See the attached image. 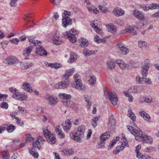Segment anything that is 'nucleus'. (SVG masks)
I'll return each mask as SVG.
<instances>
[{
  "label": "nucleus",
  "mask_w": 159,
  "mask_h": 159,
  "mask_svg": "<svg viewBox=\"0 0 159 159\" xmlns=\"http://www.w3.org/2000/svg\"><path fill=\"white\" fill-rule=\"evenodd\" d=\"M107 29L108 30H116V28L112 23H110L106 25Z\"/></svg>",
  "instance_id": "de8ad7c7"
},
{
  "label": "nucleus",
  "mask_w": 159,
  "mask_h": 159,
  "mask_svg": "<svg viewBox=\"0 0 159 159\" xmlns=\"http://www.w3.org/2000/svg\"><path fill=\"white\" fill-rule=\"evenodd\" d=\"M149 9L153 10L159 8V5H158L157 4L152 3L150 4L149 6Z\"/></svg>",
  "instance_id": "864d4df0"
},
{
  "label": "nucleus",
  "mask_w": 159,
  "mask_h": 159,
  "mask_svg": "<svg viewBox=\"0 0 159 159\" xmlns=\"http://www.w3.org/2000/svg\"><path fill=\"white\" fill-rule=\"evenodd\" d=\"M53 42L56 45H60L62 43V41L59 39V37L57 35V33L54 36L53 39Z\"/></svg>",
  "instance_id": "7c9ffc66"
},
{
  "label": "nucleus",
  "mask_w": 159,
  "mask_h": 159,
  "mask_svg": "<svg viewBox=\"0 0 159 159\" xmlns=\"http://www.w3.org/2000/svg\"><path fill=\"white\" fill-rule=\"evenodd\" d=\"M85 126L83 125L79 126L78 129V131L76 132H79L78 134L81 136H83L84 132L85 131Z\"/></svg>",
  "instance_id": "72a5a7b5"
},
{
  "label": "nucleus",
  "mask_w": 159,
  "mask_h": 159,
  "mask_svg": "<svg viewBox=\"0 0 159 159\" xmlns=\"http://www.w3.org/2000/svg\"><path fill=\"white\" fill-rule=\"evenodd\" d=\"M108 98L113 106H115L117 104L118 98L115 92H111L109 93Z\"/></svg>",
  "instance_id": "1a4fd4ad"
},
{
  "label": "nucleus",
  "mask_w": 159,
  "mask_h": 159,
  "mask_svg": "<svg viewBox=\"0 0 159 159\" xmlns=\"http://www.w3.org/2000/svg\"><path fill=\"white\" fill-rule=\"evenodd\" d=\"M88 40L85 38H81L79 40V45L82 48H85L89 44Z\"/></svg>",
  "instance_id": "412c9836"
},
{
  "label": "nucleus",
  "mask_w": 159,
  "mask_h": 159,
  "mask_svg": "<svg viewBox=\"0 0 159 159\" xmlns=\"http://www.w3.org/2000/svg\"><path fill=\"white\" fill-rule=\"evenodd\" d=\"M88 9L91 13L97 14L99 12L98 9L93 5H92L91 7H90Z\"/></svg>",
  "instance_id": "c9c22d12"
},
{
  "label": "nucleus",
  "mask_w": 159,
  "mask_h": 159,
  "mask_svg": "<svg viewBox=\"0 0 159 159\" xmlns=\"http://www.w3.org/2000/svg\"><path fill=\"white\" fill-rule=\"evenodd\" d=\"M76 30H67L62 34L63 37L65 38H68L70 42L75 43L76 41V38L75 35L76 34Z\"/></svg>",
  "instance_id": "f03ea898"
},
{
  "label": "nucleus",
  "mask_w": 159,
  "mask_h": 159,
  "mask_svg": "<svg viewBox=\"0 0 159 159\" xmlns=\"http://www.w3.org/2000/svg\"><path fill=\"white\" fill-rule=\"evenodd\" d=\"M30 153L34 157L36 158H38L39 156L38 153L36 152V150L34 148H32L31 150H30Z\"/></svg>",
  "instance_id": "49530a36"
},
{
  "label": "nucleus",
  "mask_w": 159,
  "mask_h": 159,
  "mask_svg": "<svg viewBox=\"0 0 159 159\" xmlns=\"http://www.w3.org/2000/svg\"><path fill=\"white\" fill-rule=\"evenodd\" d=\"M21 93H20L17 92L13 93L12 97L13 98L18 99L19 100L22 101L23 99L21 97Z\"/></svg>",
  "instance_id": "58836bf2"
},
{
  "label": "nucleus",
  "mask_w": 159,
  "mask_h": 159,
  "mask_svg": "<svg viewBox=\"0 0 159 159\" xmlns=\"http://www.w3.org/2000/svg\"><path fill=\"white\" fill-rule=\"evenodd\" d=\"M79 76V75L78 74H75L74 75V78L76 84V85L74 86V87L78 90H84L85 89L86 87L83 84L81 80L77 79Z\"/></svg>",
  "instance_id": "7ed1b4c3"
},
{
  "label": "nucleus",
  "mask_w": 159,
  "mask_h": 159,
  "mask_svg": "<svg viewBox=\"0 0 159 159\" xmlns=\"http://www.w3.org/2000/svg\"><path fill=\"white\" fill-rule=\"evenodd\" d=\"M130 92H128V91L127 92H124L123 93L125 95L126 97H129V100L130 102H132L133 100V97L132 96V95L130 94Z\"/></svg>",
  "instance_id": "a18cd8bd"
},
{
  "label": "nucleus",
  "mask_w": 159,
  "mask_h": 159,
  "mask_svg": "<svg viewBox=\"0 0 159 159\" xmlns=\"http://www.w3.org/2000/svg\"><path fill=\"white\" fill-rule=\"evenodd\" d=\"M74 69L72 68L70 69L66 70V73L67 74L68 76L71 75L74 72Z\"/></svg>",
  "instance_id": "680f3d73"
},
{
  "label": "nucleus",
  "mask_w": 159,
  "mask_h": 159,
  "mask_svg": "<svg viewBox=\"0 0 159 159\" xmlns=\"http://www.w3.org/2000/svg\"><path fill=\"white\" fill-rule=\"evenodd\" d=\"M6 129L7 131L9 133H11L15 129V126L13 125H10L8 126Z\"/></svg>",
  "instance_id": "603ef678"
},
{
  "label": "nucleus",
  "mask_w": 159,
  "mask_h": 159,
  "mask_svg": "<svg viewBox=\"0 0 159 159\" xmlns=\"http://www.w3.org/2000/svg\"><path fill=\"white\" fill-rule=\"evenodd\" d=\"M71 126V122L69 120H67L65 121V125L63 126L64 130L66 132L69 131Z\"/></svg>",
  "instance_id": "393cba45"
},
{
  "label": "nucleus",
  "mask_w": 159,
  "mask_h": 159,
  "mask_svg": "<svg viewBox=\"0 0 159 159\" xmlns=\"http://www.w3.org/2000/svg\"><path fill=\"white\" fill-rule=\"evenodd\" d=\"M128 33H129L132 35H135L138 34L139 35H140L139 32H137L136 30H127Z\"/></svg>",
  "instance_id": "69168bd1"
},
{
  "label": "nucleus",
  "mask_w": 159,
  "mask_h": 159,
  "mask_svg": "<svg viewBox=\"0 0 159 159\" xmlns=\"http://www.w3.org/2000/svg\"><path fill=\"white\" fill-rule=\"evenodd\" d=\"M116 143V140L114 139L112 140L110 142V144L108 146V149H111Z\"/></svg>",
  "instance_id": "338daca9"
},
{
  "label": "nucleus",
  "mask_w": 159,
  "mask_h": 159,
  "mask_svg": "<svg viewBox=\"0 0 159 159\" xmlns=\"http://www.w3.org/2000/svg\"><path fill=\"white\" fill-rule=\"evenodd\" d=\"M40 142L39 141V140H37L35 142H33V148H37L39 150V146H40Z\"/></svg>",
  "instance_id": "6e6d98bb"
},
{
  "label": "nucleus",
  "mask_w": 159,
  "mask_h": 159,
  "mask_svg": "<svg viewBox=\"0 0 159 159\" xmlns=\"http://www.w3.org/2000/svg\"><path fill=\"white\" fill-rule=\"evenodd\" d=\"M70 82V80L62 81L56 84L54 87L56 89H64L68 87Z\"/></svg>",
  "instance_id": "423d86ee"
},
{
  "label": "nucleus",
  "mask_w": 159,
  "mask_h": 159,
  "mask_svg": "<svg viewBox=\"0 0 159 159\" xmlns=\"http://www.w3.org/2000/svg\"><path fill=\"white\" fill-rule=\"evenodd\" d=\"M16 122L18 125L21 126H23L24 125V123L21 120L19 119L18 117L16 118Z\"/></svg>",
  "instance_id": "e2e57ef3"
},
{
  "label": "nucleus",
  "mask_w": 159,
  "mask_h": 159,
  "mask_svg": "<svg viewBox=\"0 0 159 159\" xmlns=\"http://www.w3.org/2000/svg\"><path fill=\"white\" fill-rule=\"evenodd\" d=\"M144 84H150L152 83V81L149 78H144Z\"/></svg>",
  "instance_id": "0e129e2a"
},
{
  "label": "nucleus",
  "mask_w": 159,
  "mask_h": 159,
  "mask_svg": "<svg viewBox=\"0 0 159 159\" xmlns=\"http://www.w3.org/2000/svg\"><path fill=\"white\" fill-rule=\"evenodd\" d=\"M113 13L117 17L122 16L124 15L125 11L119 7H116L113 11Z\"/></svg>",
  "instance_id": "f3484780"
},
{
  "label": "nucleus",
  "mask_w": 159,
  "mask_h": 159,
  "mask_svg": "<svg viewBox=\"0 0 159 159\" xmlns=\"http://www.w3.org/2000/svg\"><path fill=\"white\" fill-rule=\"evenodd\" d=\"M59 96L61 98L66 100H69L71 98V96L70 95L67 94L65 93H60L59 94Z\"/></svg>",
  "instance_id": "4c0bfd02"
},
{
  "label": "nucleus",
  "mask_w": 159,
  "mask_h": 159,
  "mask_svg": "<svg viewBox=\"0 0 159 159\" xmlns=\"http://www.w3.org/2000/svg\"><path fill=\"white\" fill-rule=\"evenodd\" d=\"M95 42L98 43H105L106 42V40L104 38L103 39H98L97 40H96Z\"/></svg>",
  "instance_id": "774afa93"
},
{
  "label": "nucleus",
  "mask_w": 159,
  "mask_h": 159,
  "mask_svg": "<svg viewBox=\"0 0 159 159\" xmlns=\"http://www.w3.org/2000/svg\"><path fill=\"white\" fill-rule=\"evenodd\" d=\"M4 62L10 65H15L19 63V61L15 57H11L7 58L4 61Z\"/></svg>",
  "instance_id": "9d476101"
},
{
  "label": "nucleus",
  "mask_w": 159,
  "mask_h": 159,
  "mask_svg": "<svg viewBox=\"0 0 159 159\" xmlns=\"http://www.w3.org/2000/svg\"><path fill=\"white\" fill-rule=\"evenodd\" d=\"M139 114L145 120L148 121L150 120L151 118L150 115L144 111H140Z\"/></svg>",
  "instance_id": "bb28decb"
},
{
  "label": "nucleus",
  "mask_w": 159,
  "mask_h": 159,
  "mask_svg": "<svg viewBox=\"0 0 159 159\" xmlns=\"http://www.w3.org/2000/svg\"><path fill=\"white\" fill-rule=\"evenodd\" d=\"M136 140L138 141H143L147 143H148L150 144L152 143L153 140L150 137L146 135H143L142 131V134L139 136H137L135 137Z\"/></svg>",
  "instance_id": "39448f33"
},
{
  "label": "nucleus",
  "mask_w": 159,
  "mask_h": 159,
  "mask_svg": "<svg viewBox=\"0 0 159 159\" xmlns=\"http://www.w3.org/2000/svg\"><path fill=\"white\" fill-rule=\"evenodd\" d=\"M32 46L31 45L30 46H28L24 50L23 52V55L26 57L25 58V59H28L29 58H27L30 55L31 52H32Z\"/></svg>",
  "instance_id": "aec40b11"
},
{
  "label": "nucleus",
  "mask_w": 159,
  "mask_h": 159,
  "mask_svg": "<svg viewBox=\"0 0 159 159\" xmlns=\"http://www.w3.org/2000/svg\"><path fill=\"white\" fill-rule=\"evenodd\" d=\"M29 42L33 44V46H36V44H38L39 43H41L40 41L38 40H34V38L33 37L30 36L28 37Z\"/></svg>",
  "instance_id": "c756f323"
},
{
  "label": "nucleus",
  "mask_w": 159,
  "mask_h": 159,
  "mask_svg": "<svg viewBox=\"0 0 159 159\" xmlns=\"http://www.w3.org/2000/svg\"><path fill=\"white\" fill-rule=\"evenodd\" d=\"M109 69L112 70L114 69L115 66V63L111 61H108L107 63Z\"/></svg>",
  "instance_id": "09e8293b"
},
{
  "label": "nucleus",
  "mask_w": 159,
  "mask_h": 159,
  "mask_svg": "<svg viewBox=\"0 0 159 159\" xmlns=\"http://www.w3.org/2000/svg\"><path fill=\"white\" fill-rule=\"evenodd\" d=\"M77 56L76 53L71 52L70 54V57L68 62L72 63L76 61L77 59Z\"/></svg>",
  "instance_id": "cd10ccee"
},
{
  "label": "nucleus",
  "mask_w": 159,
  "mask_h": 159,
  "mask_svg": "<svg viewBox=\"0 0 159 159\" xmlns=\"http://www.w3.org/2000/svg\"><path fill=\"white\" fill-rule=\"evenodd\" d=\"M8 44V42L7 41H3L1 43V47L3 49H5Z\"/></svg>",
  "instance_id": "bf43d9fd"
},
{
  "label": "nucleus",
  "mask_w": 159,
  "mask_h": 159,
  "mask_svg": "<svg viewBox=\"0 0 159 159\" xmlns=\"http://www.w3.org/2000/svg\"><path fill=\"white\" fill-rule=\"evenodd\" d=\"M152 98L150 96H145L140 98L139 99V102L141 103L144 102L151 103L152 102Z\"/></svg>",
  "instance_id": "dca6fc26"
},
{
  "label": "nucleus",
  "mask_w": 159,
  "mask_h": 159,
  "mask_svg": "<svg viewBox=\"0 0 159 159\" xmlns=\"http://www.w3.org/2000/svg\"><path fill=\"white\" fill-rule=\"evenodd\" d=\"M98 21L97 20H94L93 22H90L91 26L94 29H97V30H101L98 27Z\"/></svg>",
  "instance_id": "e433bc0d"
},
{
  "label": "nucleus",
  "mask_w": 159,
  "mask_h": 159,
  "mask_svg": "<svg viewBox=\"0 0 159 159\" xmlns=\"http://www.w3.org/2000/svg\"><path fill=\"white\" fill-rule=\"evenodd\" d=\"M22 89L25 90L26 91L29 92H32L33 90L30 84L27 83H24L22 85Z\"/></svg>",
  "instance_id": "a878e982"
},
{
  "label": "nucleus",
  "mask_w": 159,
  "mask_h": 159,
  "mask_svg": "<svg viewBox=\"0 0 159 159\" xmlns=\"http://www.w3.org/2000/svg\"><path fill=\"white\" fill-rule=\"evenodd\" d=\"M133 14L137 18L140 20H143L144 19V16L142 12L137 10L133 11Z\"/></svg>",
  "instance_id": "4be33fe9"
},
{
  "label": "nucleus",
  "mask_w": 159,
  "mask_h": 159,
  "mask_svg": "<svg viewBox=\"0 0 159 159\" xmlns=\"http://www.w3.org/2000/svg\"><path fill=\"white\" fill-rule=\"evenodd\" d=\"M127 127L129 131L131 132L132 134L134 135L135 137H136L137 136L141 135V131H138L137 129L135 128L134 129L132 127L130 126H127Z\"/></svg>",
  "instance_id": "2eb2a0df"
},
{
  "label": "nucleus",
  "mask_w": 159,
  "mask_h": 159,
  "mask_svg": "<svg viewBox=\"0 0 159 159\" xmlns=\"http://www.w3.org/2000/svg\"><path fill=\"white\" fill-rule=\"evenodd\" d=\"M119 52L123 54H126L129 52L128 48L125 47V45L121 42H120L117 43Z\"/></svg>",
  "instance_id": "9b49d317"
},
{
  "label": "nucleus",
  "mask_w": 159,
  "mask_h": 159,
  "mask_svg": "<svg viewBox=\"0 0 159 159\" xmlns=\"http://www.w3.org/2000/svg\"><path fill=\"white\" fill-rule=\"evenodd\" d=\"M1 153L3 159H10V155L8 151H3Z\"/></svg>",
  "instance_id": "f704fd0d"
},
{
  "label": "nucleus",
  "mask_w": 159,
  "mask_h": 159,
  "mask_svg": "<svg viewBox=\"0 0 159 159\" xmlns=\"http://www.w3.org/2000/svg\"><path fill=\"white\" fill-rule=\"evenodd\" d=\"M128 111L129 113L128 114V116L134 122L136 120V116L134 115V113L132 112V109L130 108H129L128 109Z\"/></svg>",
  "instance_id": "ea45409f"
},
{
  "label": "nucleus",
  "mask_w": 159,
  "mask_h": 159,
  "mask_svg": "<svg viewBox=\"0 0 159 159\" xmlns=\"http://www.w3.org/2000/svg\"><path fill=\"white\" fill-rule=\"evenodd\" d=\"M125 148L123 146H118L116 147L115 150L113 151V153L115 154H118L120 151H122Z\"/></svg>",
  "instance_id": "37998d69"
},
{
  "label": "nucleus",
  "mask_w": 159,
  "mask_h": 159,
  "mask_svg": "<svg viewBox=\"0 0 159 159\" xmlns=\"http://www.w3.org/2000/svg\"><path fill=\"white\" fill-rule=\"evenodd\" d=\"M63 154L64 156H68L73 154L74 152L70 149H66L62 151Z\"/></svg>",
  "instance_id": "473e14b6"
},
{
  "label": "nucleus",
  "mask_w": 159,
  "mask_h": 159,
  "mask_svg": "<svg viewBox=\"0 0 159 159\" xmlns=\"http://www.w3.org/2000/svg\"><path fill=\"white\" fill-rule=\"evenodd\" d=\"M98 52L97 50L90 51L87 48H84L83 51V52L85 56H89L95 54Z\"/></svg>",
  "instance_id": "b1692460"
},
{
  "label": "nucleus",
  "mask_w": 159,
  "mask_h": 159,
  "mask_svg": "<svg viewBox=\"0 0 159 159\" xmlns=\"http://www.w3.org/2000/svg\"><path fill=\"white\" fill-rule=\"evenodd\" d=\"M79 132H76L74 134L72 135V136H71V138L74 141L80 143L81 142L82 138L83 137V136L80 135Z\"/></svg>",
  "instance_id": "5701e85b"
},
{
  "label": "nucleus",
  "mask_w": 159,
  "mask_h": 159,
  "mask_svg": "<svg viewBox=\"0 0 159 159\" xmlns=\"http://www.w3.org/2000/svg\"><path fill=\"white\" fill-rule=\"evenodd\" d=\"M73 15V12L67 11H64L62 15V25L64 27H66L68 25H72V19L69 18V17Z\"/></svg>",
  "instance_id": "f257e3e1"
},
{
  "label": "nucleus",
  "mask_w": 159,
  "mask_h": 159,
  "mask_svg": "<svg viewBox=\"0 0 159 159\" xmlns=\"http://www.w3.org/2000/svg\"><path fill=\"white\" fill-rule=\"evenodd\" d=\"M44 135L46 138L48 142L51 144H53L56 141L55 137L52 134H51V132L48 129H44L43 131Z\"/></svg>",
  "instance_id": "20e7f679"
},
{
  "label": "nucleus",
  "mask_w": 159,
  "mask_h": 159,
  "mask_svg": "<svg viewBox=\"0 0 159 159\" xmlns=\"http://www.w3.org/2000/svg\"><path fill=\"white\" fill-rule=\"evenodd\" d=\"M100 116L93 117L92 120V124L94 128L97 125V121L100 119Z\"/></svg>",
  "instance_id": "c03bdc74"
},
{
  "label": "nucleus",
  "mask_w": 159,
  "mask_h": 159,
  "mask_svg": "<svg viewBox=\"0 0 159 159\" xmlns=\"http://www.w3.org/2000/svg\"><path fill=\"white\" fill-rule=\"evenodd\" d=\"M59 126H58L56 128L55 130L57 134L60 136V137L61 138H63L65 137L64 133L62 132L61 129H59Z\"/></svg>",
  "instance_id": "79ce46f5"
},
{
  "label": "nucleus",
  "mask_w": 159,
  "mask_h": 159,
  "mask_svg": "<svg viewBox=\"0 0 159 159\" xmlns=\"http://www.w3.org/2000/svg\"><path fill=\"white\" fill-rule=\"evenodd\" d=\"M144 90L143 87L142 86H136L131 87L128 89V92L134 93H141Z\"/></svg>",
  "instance_id": "4468645a"
},
{
  "label": "nucleus",
  "mask_w": 159,
  "mask_h": 159,
  "mask_svg": "<svg viewBox=\"0 0 159 159\" xmlns=\"http://www.w3.org/2000/svg\"><path fill=\"white\" fill-rule=\"evenodd\" d=\"M149 60L147 59L145 61L144 66L143 67L141 71V73L143 76L146 77L147 76L149 67Z\"/></svg>",
  "instance_id": "6e6552de"
},
{
  "label": "nucleus",
  "mask_w": 159,
  "mask_h": 159,
  "mask_svg": "<svg viewBox=\"0 0 159 159\" xmlns=\"http://www.w3.org/2000/svg\"><path fill=\"white\" fill-rule=\"evenodd\" d=\"M144 77H141L139 76H137L136 77V81L139 84H144Z\"/></svg>",
  "instance_id": "3c124183"
},
{
  "label": "nucleus",
  "mask_w": 159,
  "mask_h": 159,
  "mask_svg": "<svg viewBox=\"0 0 159 159\" xmlns=\"http://www.w3.org/2000/svg\"><path fill=\"white\" fill-rule=\"evenodd\" d=\"M31 14V13H29L28 15H25L24 16V18H23V19L26 21L25 25L28 27L32 26L34 23L33 20H29L31 17V16H30Z\"/></svg>",
  "instance_id": "6ab92c4d"
},
{
  "label": "nucleus",
  "mask_w": 159,
  "mask_h": 159,
  "mask_svg": "<svg viewBox=\"0 0 159 159\" xmlns=\"http://www.w3.org/2000/svg\"><path fill=\"white\" fill-rule=\"evenodd\" d=\"M84 98L85 101L87 103V106L88 109H89L91 106V103L90 102L91 99V97L88 95H84Z\"/></svg>",
  "instance_id": "2f4dec72"
},
{
  "label": "nucleus",
  "mask_w": 159,
  "mask_h": 159,
  "mask_svg": "<svg viewBox=\"0 0 159 159\" xmlns=\"http://www.w3.org/2000/svg\"><path fill=\"white\" fill-rule=\"evenodd\" d=\"M138 44L140 48L144 49H147L148 47L147 43L142 41H139Z\"/></svg>",
  "instance_id": "c85d7f7f"
},
{
  "label": "nucleus",
  "mask_w": 159,
  "mask_h": 159,
  "mask_svg": "<svg viewBox=\"0 0 159 159\" xmlns=\"http://www.w3.org/2000/svg\"><path fill=\"white\" fill-rule=\"evenodd\" d=\"M48 66L52 68H54L56 69L62 66L61 64H60L57 63H49L48 64Z\"/></svg>",
  "instance_id": "a19ab883"
},
{
  "label": "nucleus",
  "mask_w": 159,
  "mask_h": 159,
  "mask_svg": "<svg viewBox=\"0 0 159 159\" xmlns=\"http://www.w3.org/2000/svg\"><path fill=\"white\" fill-rule=\"evenodd\" d=\"M89 84L93 85L95 84L96 82V78L95 76H91L89 80Z\"/></svg>",
  "instance_id": "8fccbe9b"
},
{
  "label": "nucleus",
  "mask_w": 159,
  "mask_h": 159,
  "mask_svg": "<svg viewBox=\"0 0 159 159\" xmlns=\"http://www.w3.org/2000/svg\"><path fill=\"white\" fill-rule=\"evenodd\" d=\"M116 120L113 115L110 116L109 118V126L110 127L111 130H113L116 127Z\"/></svg>",
  "instance_id": "a211bd4d"
},
{
  "label": "nucleus",
  "mask_w": 159,
  "mask_h": 159,
  "mask_svg": "<svg viewBox=\"0 0 159 159\" xmlns=\"http://www.w3.org/2000/svg\"><path fill=\"white\" fill-rule=\"evenodd\" d=\"M46 98L48 101L50 105L52 106L55 105L58 102V99L56 97L48 95L46 97Z\"/></svg>",
  "instance_id": "ddd939ff"
},
{
  "label": "nucleus",
  "mask_w": 159,
  "mask_h": 159,
  "mask_svg": "<svg viewBox=\"0 0 159 159\" xmlns=\"http://www.w3.org/2000/svg\"><path fill=\"white\" fill-rule=\"evenodd\" d=\"M84 4L88 8H89L92 5L91 4V2L89 0H85L84 2Z\"/></svg>",
  "instance_id": "13d9d810"
},
{
  "label": "nucleus",
  "mask_w": 159,
  "mask_h": 159,
  "mask_svg": "<svg viewBox=\"0 0 159 159\" xmlns=\"http://www.w3.org/2000/svg\"><path fill=\"white\" fill-rule=\"evenodd\" d=\"M110 134L109 132H106L101 135L100 137V142L98 143V145L101 146L99 148H102L104 147V145L105 144L104 141L107 140L110 137Z\"/></svg>",
  "instance_id": "0eeeda50"
},
{
  "label": "nucleus",
  "mask_w": 159,
  "mask_h": 159,
  "mask_svg": "<svg viewBox=\"0 0 159 159\" xmlns=\"http://www.w3.org/2000/svg\"><path fill=\"white\" fill-rule=\"evenodd\" d=\"M99 9L102 12L105 13L107 11V8L103 6L100 5L99 7Z\"/></svg>",
  "instance_id": "5fc2aeb1"
},
{
  "label": "nucleus",
  "mask_w": 159,
  "mask_h": 159,
  "mask_svg": "<svg viewBox=\"0 0 159 159\" xmlns=\"http://www.w3.org/2000/svg\"><path fill=\"white\" fill-rule=\"evenodd\" d=\"M36 53L41 56H47V52L42 46H39L36 48Z\"/></svg>",
  "instance_id": "f8f14e48"
},
{
  "label": "nucleus",
  "mask_w": 159,
  "mask_h": 159,
  "mask_svg": "<svg viewBox=\"0 0 159 159\" xmlns=\"http://www.w3.org/2000/svg\"><path fill=\"white\" fill-rule=\"evenodd\" d=\"M8 105L7 103L5 102H2L0 105V107L3 109H7L8 108Z\"/></svg>",
  "instance_id": "4d7b16f0"
},
{
  "label": "nucleus",
  "mask_w": 159,
  "mask_h": 159,
  "mask_svg": "<svg viewBox=\"0 0 159 159\" xmlns=\"http://www.w3.org/2000/svg\"><path fill=\"white\" fill-rule=\"evenodd\" d=\"M9 41L12 44H14L16 45L19 43L20 41L18 39L15 38V39H12L10 40Z\"/></svg>",
  "instance_id": "052dcab7"
}]
</instances>
